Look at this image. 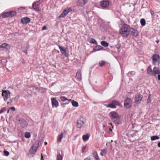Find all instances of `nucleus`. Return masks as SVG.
Returning a JSON list of instances; mask_svg holds the SVG:
<instances>
[{"instance_id": "obj_55", "label": "nucleus", "mask_w": 160, "mask_h": 160, "mask_svg": "<svg viewBox=\"0 0 160 160\" xmlns=\"http://www.w3.org/2000/svg\"><path fill=\"white\" fill-rule=\"evenodd\" d=\"M44 144L45 145H47V142H44Z\"/></svg>"}, {"instance_id": "obj_54", "label": "nucleus", "mask_w": 160, "mask_h": 160, "mask_svg": "<svg viewBox=\"0 0 160 160\" xmlns=\"http://www.w3.org/2000/svg\"><path fill=\"white\" fill-rule=\"evenodd\" d=\"M9 110L10 109H9L8 110V111H7V113H9Z\"/></svg>"}, {"instance_id": "obj_20", "label": "nucleus", "mask_w": 160, "mask_h": 160, "mask_svg": "<svg viewBox=\"0 0 160 160\" xmlns=\"http://www.w3.org/2000/svg\"><path fill=\"white\" fill-rule=\"evenodd\" d=\"M103 49V47L101 46L97 45L93 49L94 52H96L99 50H102Z\"/></svg>"}, {"instance_id": "obj_11", "label": "nucleus", "mask_w": 160, "mask_h": 160, "mask_svg": "<svg viewBox=\"0 0 160 160\" xmlns=\"http://www.w3.org/2000/svg\"><path fill=\"white\" fill-rule=\"evenodd\" d=\"M51 102L53 108H57L58 106V102L55 98H51Z\"/></svg>"}, {"instance_id": "obj_29", "label": "nucleus", "mask_w": 160, "mask_h": 160, "mask_svg": "<svg viewBox=\"0 0 160 160\" xmlns=\"http://www.w3.org/2000/svg\"><path fill=\"white\" fill-rule=\"evenodd\" d=\"M159 137L157 136H153L151 137V139L152 141H154L159 139Z\"/></svg>"}, {"instance_id": "obj_50", "label": "nucleus", "mask_w": 160, "mask_h": 160, "mask_svg": "<svg viewBox=\"0 0 160 160\" xmlns=\"http://www.w3.org/2000/svg\"><path fill=\"white\" fill-rule=\"evenodd\" d=\"M11 102H12L14 100L13 99V98H12L10 100Z\"/></svg>"}, {"instance_id": "obj_48", "label": "nucleus", "mask_w": 160, "mask_h": 160, "mask_svg": "<svg viewBox=\"0 0 160 160\" xmlns=\"http://www.w3.org/2000/svg\"><path fill=\"white\" fill-rule=\"evenodd\" d=\"M90 158L89 157H88L87 158H85L84 160H90Z\"/></svg>"}, {"instance_id": "obj_38", "label": "nucleus", "mask_w": 160, "mask_h": 160, "mask_svg": "<svg viewBox=\"0 0 160 160\" xmlns=\"http://www.w3.org/2000/svg\"><path fill=\"white\" fill-rule=\"evenodd\" d=\"M61 100L63 102H64L66 100H68V99L64 96H61L60 97Z\"/></svg>"}, {"instance_id": "obj_46", "label": "nucleus", "mask_w": 160, "mask_h": 160, "mask_svg": "<svg viewBox=\"0 0 160 160\" xmlns=\"http://www.w3.org/2000/svg\"><path fill=\"white\" fill-rule=\"evenodd\" d=\"M158 75V80L160 81V74H159Z\"/></svg>"}, {"instance_id": "obj_28", "label": "nucleus", "mask_w": 160, "mask_h": 160, "mask_svg": "<svg viewBox=\"0 0 160 160\" xmlns=\"http://www.w3.org/2000/svg\"><path fill=\"white\" fill-rule=\"evenodd\" d=\"M135 74V72L134 71H131L128 72L127 75L129 77H131L134 75Z\"/></svg>"}, {"instance_id": "obj_40", "label": "nucleus", "mask_w": 160, "mask_h": 160, "mask_svg": "<svg viewBox=\"0 0 160 160\" xmlns=\"http://www.w3.org/2000/svg\"><path fill=\"white\" fill-rule=\"evenodd\" d=\"M6 107H4L2 108L0 110V114H1L4 112L6 111Z\"/></svg>"}, {"instance_id": "obj_14", "label": "nucleus", "mask_w": 160, "mask_h": 160, "mask_svg": "<svg viewBox=\"0 0 160 160\" xmlns=\"http://www.w3.org/2000/svg\"><path fill=\"white\" fill-rule=\"evenodd\" d=\"M37 150V148L32 146L29 151V153L28 154V155H32V157H33V155L35 154V153L36 152Z\"/></svg>"}, {"instance_id": "obj_24", "label": "nucleus", "mask_w": 160, "mask_h": 160, "mask_svg": "<svg viewBox=\"0 0 160 160\" xmlns=\"http://www.w3.org/2000/svg\"><path fill=\"white\" fill-rule=\"evenodd\" d=\"M68 101H71L72 104L73 106L77 107L78 106V103L77 102L75 101L74 100H71V99H69Z\"/></svg>"}, {"instance_id": "obj_39", "label": "nucleus", "mask_w": 160, "mask_h": 160, "mask_svg": "<svg viewBox=\"0 0 160 160\" xmlns=\"http://www.w3.org/2000/svg\"><path fill=\"white\" fill-rule=\"evenodd\" d=\"M105 62L104 61H100L99 62V65L100 67H102L104 65Z\"/></svg>"}, {"instance_id": "obj_45", "label": "nucleus", "mask_w": 160, "mask_h": 160, "mask_svg": "<svg viewBox=\"0 0 160 160\" xmlns=\"http://www.w3.org/2000/svg\"><path fill=\"white\" fill-rule=\"evenodd\" d=\"M9 109L10 110H12L13 111H15V108L14 107H11L10 108H9Z\"/></svg>"}, {"instance_id": "obj_4", "label": "nucleus", "mask_w": 160, "mask_h": 160, "mask_svg": "<svg viewBox=\"0 0 160 160\" xmlns=\"http://www.w3.org/2000/svg\"><path fill=\"white\" fill-rule=\"evenodd\" d=\"M120 103L118 101L113 100L112 101L111 103L107 105L106 107L107 108H116V106H120Z\"/></svg>"}, {"instance_id": "obj_8", "label": "nucleus", "mask_w": 160, "mask_h": 160, "mask_svg": "<svg viewBox=\"0 0 160 160\" xmlns=\"http://www.w3.org/2000/svg\"><path fill=\"white\" fill-rule=\"evenodd\" d=\"M42 2V0H40L38 1L34 2L32 4V7L36 11H39V7Z\"/></svg>"}, {"instance_id": "obj_3", "label": "nucleus", "mask_w": 160, "mask_h": 160, "mask_svg": "<svg viewBox=\"0 0 160 160\" xmlns=\"http://www.w3.org/2000/svg\"><path fill=\"white\" fill-rule=\"evenodd\" d=\"M86 119L83 117H80L77 122V127L80 128L85 122Z\"/></svg>"}, {"instance_id": "obj_43", "label": "nucleus", "mask_w": 160, "mask_h": 160, "mask_svg": "<svg viewBox=\"0 0 160 160\" xmlns=\"http://www.w3.org/2000/svg\"><path fill=\"white\" fill-rule=\"evenodd\" d=\"M64 13L63 12H62V13L59 16V17L60 18H63V17H64L65 16H66V15H65V14H64Z\"/></svg>"}, {"instance_id": "obj_9", "label": "nucleus", "mask_w": 160, "mask_h": 160, "mask_svg": "<svg viewBox=\"0 0 160 160\" xmlns=\"http://www.w3.org/2000/svg\"><path fill=\"white\" fill-rule=\"evenodd\" d=\"M142 95L137 94L135 95V103L136 104L139 103L141 101L142 98Z\"/></svg>"}, {"instance_id": "obj_2", "label": "nucleus", "mask_w": 160, "mask_h": 160, "mask_svg": "<svg viewBox=\"0 0 160 160\" xmlns=\"http://www.w3.org/2000/svg\"><path fill=\"white\" fill-rule=\"evenodd\" d=\"M109 116L114 122L117 124H119V116L117 112L114 111L110 112Z\"/></svg>"}, {"instance_id": "obj_56", "label": "nucleus", "mask_w": 160, "mask_h": 160, "mask_svg": "<svg viewBox=\"0 0 160 160\" xmlns=\"http://www.w3.org/2000/svg\"><path fill=\"white\" fill-rule=\"evenodd\" d=\"M92 154L93 155V156L95 155V154H94V152L92 153Z\"/></svg>"}, {"instance_id": "obj_34", "label": "nucleus", "mask_w": 160, "mask_h": 160, "mask_svg": "<svg viewBox=\"0 0 160 160\" xmlns=\"http://www.w3.org/2000/svg\"><path fill=\"white\" fill-rule=\"evenodd\" d=\"M10 13V17H12L16 15V13L15 12L13 11L9 12Z\"/></svg>"}, {"instance_id": "obj_26", "label": "nucleus", "mask_w": 160, "mask_h": 160, "mask_svg": "<svg viewBox=\"0 0 160 160\" xmlns=\"http://www.w3.org/2000/svg\"><path fill=\"white\" fill-rule=\"evenodd\" d=\"M101 44L104 47H107L108 46V43L105 41H102L101 42Z\"/></svg>"}, {"instance_id": "obj_7", "label": "nucleus", "mask_w": 160, "mask_h": 160, "mask_svg": "<svg viewBox=\"0 0 160 160\" xmlns=\"http://www.w3.org/2000/svg\"><path fill=\"white\" fill-rule=\"evenodd\" d=\"M131 99L129 98H127L124 103V106L126 108H129L131 107Z\"/></svg>"}, {"instance_id": "obj_17", "label": "nucleus", "mask_w": 160, "mask_h": 160, "mask_svg": "<svg viewBox=\"0 0 160 160\" xmlns=\"http://www.w3.org/2000/svg\"><path fill=\"white\" fill-rule=\"evenodd\" d=\"M10 48V46L8 43H3L0 45V48L9 49Z\"/></svg>"}, {"instance_id": "obj_58", "label": "nucleus", "mask_w": 160, "mask_h": 160, "mask_svg": "<svg viewBox=\"0 0 160 160\" xmlns=\"http://www.w3.org/2000/svg\"><path fill=\"white\" fill-rule=\"evenodd\" d=\"M9 103V102H8L7 103H8H8Z\"/></svg>"}, {"instance_id": "obj_37", "label": "nucleus", "mask_w": 160, "mask_h": 160, "mask_svg": "<svg viewBox=\"0 0 160 160\" xmlns=\"http://www.w3.org/2000/svg\"><path fill=\"white\" fill-rule=\"evenodd\" d=\"M25 137L26 138H29L30 137V134L29 132H26L25 133Z\"/></svg>"}, {"instance_id": "obj_13", "label": "nucleus", "mask_w": 160, "mask_h": 160, "mask_svg": "<svg viewBox=\"0 0 160 160\" xmlns=\"http://www.w3.org/2000/svg\"><path fill=\"white\" fill-rule=\"evenodd\" d=\"M153 76L156 77L157 75L160 74V69L158 67H155L153 69Z\"/></svg>"}, {"instance_id": "obj_53", "label": "nucleus", "mask_w": 160, "mask_h": 160, "mask_svg": "<svg viewBox=\"0 0 160 160\" xmlns=\"http://www.w3.org/2000/svg\"><path fill=\"white\" fill-rule=\"evenodd\" d=\"M156 42L157 43H158L159 42V40H157Z\"/></svg>"}, {"instance_id": "obj_15", "label": "nucleus", "mask_w": 160, "mask_h": 160, "mask_svg": "<svg viewBox=\"0 0 160 160\" xmlns=\"http://www.w3.org/2000/svg\"><path fill=\"white\" fill-rule=\"evenodd\" d=\"M135 37H137L138 35V33L137 30L134 29L133 28H130V33Z\"/></svg>"}, {"instance_id": "obj_22", "label": "nucleus", "mask_w": 160, "mask_h": 160, "mask_svg": "<svg viewBox=\"0 0 160 160\" xmlns=\"http://www.w3.org/2000/svg\"><path fill=\"white\" fill-rule=\"evenodd\" d=\"M147 73L148 74H149L151 75H153V70H152L151 68L148 67L147 69Z\"/></svg>"}, {"instance_id": "obj_25", "label": "nucleus", "mask_w": 160, "mask_h": 160, "mask_svg": "<svg viewBox=\"0 0 160 160\" xmlns=\"http://www.w3.org/2000/svg\"><path fill=\"white\" fill-rule=\"evenodd\" d=\"M63 136V133H62L60 135H58V137L57 141L59 143L61 142Z\"/></svg>"}, {"instance_id": "obj_31", "label": "nucleus", "mask_w": 160, "mask_h": 160, "mask_svg": "<svg viewBox=\"0 0 160 160\" xmlns=\"http://www.w3.org/2000/svg\"><path fill=\"white\" fill-rule=\"evenodd\" d=\"M140 23L141 25L142 26H144L146 24V21L145 19L142 18L140 20Z\"/></svg>"}, {"instance_id": "obj_12", "label": "nucleus", "mask_w": 160, "mask_h": 160, "mask_svg": "<svg viewBox=\"0 0 160 160\" xmlns=\"http://www.w3.org/2000/svg\"><path fill=\"white\" fill-rule=\"evenodd\" d=\"M109 2L107 0H103L100 3V5L103 8H107L109 6Z\"/></svg>"}, {"instance_id": "obj_16", "label": "nucleus", "mask_w": 160, "mask_h": 160, "mask_svg": "<svg viewBox=\"0 0 160 160\" xmlns=\"http://www.w3.org/2000/svg\"><path fill=\"white\" fill-rule=\"evenodd\" d=\"M30 19L27 17L23 18L21 20L22 23L23 24H27L30 22Z\"/></svg>"}, {"instance_id": "obj_10", "label": "nucleus", "mask_w": 160, "mask_h": 160, "mask_svg": "<svg viewBox=\"0 0 160 160\" xmlns=\"http://www.w3.org/2000/svg\"><path fill=\"white\" fill-rule=\"evenodd\" d=\"M19 123L21 126L23 128H26L27 126V123L22 118H20L19 120Z\"/></svg>"}, {"instance_id": "obj_52", "label": "nucleus", "mask_w": 160, "mask_h": 160, "mask_svg": "<svg viewBox=\"0 0 160 160\" xmlns=\"http://www.w3.org/2000/svg\"><path fill=\"white\" fill-rule=\"evenodd\" d=\"M23 52H24L25 53H26V55H27V51H23Z\"/></svg>"}, {"instance_id": "obj_23", "label": "nucleus", "mask_w": 160, "mask_h": 160, "mask_svg": "<svg viewBox=\"0 0 160 160\" xmlns=\"http://www.w3.org/2000/svg\"><path fill=\"white\" fill-rule=\"evenodd\" d=\"M90 137V135L88 134H87L82 136V139L83 141H86L88 140Z\"/></svg>"}, {"instance_id": "obj_36", "label": "nucleus", "mask_w": 160, "mask_h": 160, "mask_svg": "<svg viewBox=\"0 0 160 160\" xmlns=\"http://www.w3.org/2000/svg\"><path fill=\"white\" fill-rule=\"evenodd\" d=\"M90 42L91 43L94 44L95 45L97 44V42L95 40V39H94L93 38L91 39L90 41Z\"/></svg>"}, {"instance_id": "obj_47", "label": "nucleus", "mask_w": 160, "mask_h": 160, "mask_svg": "<svg viewBox=\"0 0 160 160\" xmlns=\"http://www.w3.org/2000/svg\"><path fill=\"white\" fill-rule=\"evenodd\" d=\"M46 26H44L42 28V30H44L46 29Z\"/></svg>"}, {"instance_id": "obj_57", "label": "nucleus", "mask_w": 160, "mask_h": 160, "mask_svg": "<svg viewBox=\"0 0 160 160\" xmlns=\"http://www.w3.org/2000/svg\"><path fill=\"white\" fill-rule=\"evenodd\" d=\"M3 116H2V117H1V118H3Z\"/></svg>"}, {"instance_id": "obj_5", "label": "nucleus", "mask_w": 160, "mask_h": 160, "mask_svg": "<svg viewBox=\"0 0 160 160\" xmlns=\"http://www.w3.org/2000/svg\"><path fill=\"white\" fill-rule=\"evenodd\" d=\"M152 63L156 65L157 63L158 64L160 63V57L157 54H154L152 57Z\"/></svg>"}, {"instance_id": "obj_44", "label": "nucleus", "mask_w": 160, "mask_h": 160, "mask_svg": "<svg viewBox=\"0 0 160 160\" xmlns=\"http://www.w3.org/2000/svg\"><path fill=\"white\" fill-rule=\"evenodd\" d=\"M13 99L15 101L17 100L19 98V96H16L15 98H13Z\"/></svg>"}, {"instance_id": "obj_30", "label": "nucleus", "mask_w": 160, "mask_h": 160, "mask_svg": "<svg viewBox=\"0 0 160 160\" xmlns=\"http://www.w3.org/2000/svg\"><path fill=\"white\" fill-rule=\"evenodd\" d=\"M94 154H95V155L93 156L94 158L96 160H100L97 152H94Z\"/></svg>"}, {"instance_id": "obj_18", "label": "nucleus", "mask_w": 160, "mask_h": 160, "mask_svg": "<svg viewBox=\"0 0 160 160\" xmlns=\"http://www.w3.org/2000/svg\"><path fill=\"white\" fill-rule=\"evenodd\" d=\"M76 78L77 79L79 80L80 81L82 79V76L81 74V71L80 70H78L76 75Z\"/></svg>"}, {"instance_id": "obj_27", "label": "nucleus", "mask_w": 160, "mask_h": 160, "mask_svg": "<svg viewBox=\"0 0 160 160\" xmlns=\"http://www.w3.org/2000/svg\"><path fill=\"white\" fill-rule=\"evenodd\" d=\"M10 13L9 12H7L4 13L2 14V16L3 18H7V17H10Z\"/></svg>"}, {"instance_id": "obj_35", "label": "nucleus", "mask_w": 160, "mask_h": 160, "mask_svg": "<svg viewBox=\"0 0 160 160\" xmlns=\"http://www.w3.org/2000/svg\"><path fill=\"white\" fill-rule=\"evenodd\" d=\"M62 156L60 154V153H58L57 155V160H62Z\"/></svg>"}, {"instance_id": "obj_32", "label": "nucleus", "mask_w": 160, "mask_h": 160, "mask_svg": "<svg viewBox=\"0 0 160 160\" xmlns=\"http://www.w3.org/2000/svg\"><path fill=\"white\" fill-rule=\"evenodd\" d=\"M39 141L38 140H37L34 143V144H33V146L34 147H35L36 148H37L38 147L39 144Z\"/></svg>"}, {"instance_id": "obj_19", "label": "nucleus", "mask_w": 160, "mask_h": 160, "mask_svg": "<svg viewBox=\"0 0 160 160\" xmlns=\"http://www.w3.org/2000/svg\"><path fill=\"white\" fill-rule=\"evenodd\" d=\"M58 47L60 50L61 52L64 54L66 57H67V54L66 50L62 48L61 46L59 45Z\"/></svg>"}, {"instance_id": "obj_6", "label": "nucleus", "mask_w": 160, "mask_h": 160, "mask_svg": "<svg viewBox=\"0 0 160 160\" xmlns=\"http://www.w3.org/2000/svg\"><path fill=\"white\" fill-rule=\"evenodd\" d=\"M2 96L3 97L4 101H6L10 96V92L8 90L3 91L2 93Z\"/></svg>"}, {"instance_id": "obj_41", "label": "nucleus", "mask_w": 160, "mask_h": 160, "mask_svg": "<svg viewBox=\"0 0 160 160\" xmlns=\"http://www.w3.org/2000/svg\"><path fill=\"white\" fill-rule=\"evenodd\" d=\"M3 152L5 155V156H8L9 155V152L6 150H4Z\"/></svg>"}, {"instance_id": "obj_49", "label": "nucleus", "mask_w": 160, "mask_h": 160, "mask_svg": "<svg viewBox=\"0 0 160 160\" xmlns=\"http://www.w3.org/2000/svg\"><path fill=\"white\" fill-rule=\"evenodd\" d=\"M158 146L160 148V142L158 143Z\"/></svg>"}, {"instance_id": "obj_21", "label": "nucleus", "mask_w": 160, "mask_h": 160, "mask_svg": "<svg viewBox=\"0 0 160 160\" xmlns=\"http://www.w3.org/2000/svg\"><path fill=\"white\" fill-rule=\"evenodd\" d=\"M72 10V9L71 8H68L65 9L63 12L64 14H65V15H67L68 14L71 12Z\"/></svg>"}, {"instance_id": "obj_1", "label": "nucleus", "mask_w": 160, "mask_h": 160, "mask_svg": "<svg viewBox=\"0 0 160 160\" xmlns=\"http://www.w3.org/2000/svg\"><path fill=\"white\" fill-rule=\"evenodd\" d=\"M130 27L129 25L124 24L123 25L119 30V33L124 38L128 37L130 34Z\"/></svg>"}, {"instance_id": "obj_51", "label": "nucleus", "mask_w": 160, "mask_h": 160, "mask_svg": "<svg viewBox=\"0 0 160 160\" xmlns=\"http://www.w3.org/2000/svg\"><path fill=\"white\" fill-rule=\"evenodd\" d=\"M41 160H43V156L42 155V157L41 159Z\"/></svg>"}, {"instance_id": "obj_42", "label": "nucleus", "mask_w": 160, "mask_h": 160, "mask_svg": "<svg viewBox=\"0 0 160 160\" xmlns=\"http://www.w3.org/2000/svg\"><path fill=\"white\" fill-rule=\"evenodd\" d=\"M86 148V146H83L82 147V153H84L85 152V150Z\"/></svg>"}, {"instance_id": "obj_33", "label": "nucleus", "mask_w": 160, "mask_h": 160, "mask_svg": "<svg viewBox=\"0 0 160 160\" xmlns=\"http://www.w3.org/2000/svg\"><path fill=\"white\" fill-rule=\"evenodd\" d=\"M106 149L105 148H104L103 149H102L101 150V152H100V155L102 156H104V154H106L107 153L106 151Z\"/></svg>"}]
</instances>
